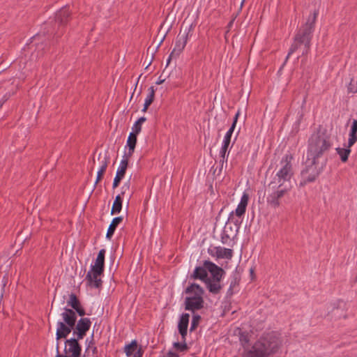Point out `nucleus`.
<instances>
[{"label": "nucleus", "instance_id": "6e6d98bb", "mask_svg": "<svg viewBox=\"0 0 357 357\" xmlns=\"http://www.w3.org/2000/svg\"><path fill=\"white\" fill-rule=\"evenodd\" d=\"M150 105H151L150 104L145 102L144 104V107L142 109V112H146Z\"/></svg>", "mask_w": 357, "mask_h": 357}, {"label": "nucleus", "instance_id": "0e129e2a", "mask_svg": "<svg viewBox=\"0 0 357 357\" xmlns=\"http://www.w3.org/2000/svg\"><path fill=\"white\" fill-rule=\"evenodd\" d=\"M150 64H151V61H149V62L148 63L146 68H148V66H150Z\"/></svg>", "mask_w": 357, "mask_h": 357}, {"label": "nucleus", "instance_id": "79ce46f5", "mask_svg": "<svg viewBox=\"0 0 357 357\" xmlns=\"http://www.w3.org/2000/svg\"><path fill=\"white\" fill-rule=\"evenodd\" d=\"M248 200H249V195L247 193H243V196L241 197L240 204L247 206Z\"/></svg>", "mask_w": 357, "mask_h": 357}, {"label": "nucleus", "instance_id": "603ef678", "mask_svg": "<svg viewBox=\"0 0 357 357\" xmlns=\"http://www.w3.org/2000/svg\"><path fill=\"white\" fill-rule=\"evenodd\" d=\"M59 349V342H57V344H56V352H57V354H56V357H69V356L60 354Z\"/></svg>", "mask_w": 357, "mask_h": 357}, {"label": "nucleus", "instance_id": "c85d7f7f", "mask_svg": "<svg viewBox=\"0 0 357 357\" xmlns=\"http://www.w3.org/2000/svg\"><path fill=\"white\" fill-rule=\"evenodd\" d=\"M137 349V342L132 340L130 344H126L124 348V351L127 356H130Z\"/></svg>", "mask_w": 357, "mask_h": 357}, {"label": "nucleus", "instance_id": "7ed1b4c3", "mask_svg": "<svg viewBox=\"0 0 357 357\" xmlns=\"http://www.w3.org/2000/svg\"><path fill=\"white\" fill-rule=\"evenodd\" d=\"M332 146L326 130H317L308 140L307 158L318 160Z\"/></svg>", "mask_w": 357, "mask_h": 357}, {"label": "nucleus", "instance_id": "f8f14e48", "mask_svg": "<svg viewBox=\"0 0 357 357\" xmlns=\"http://www.w3.org/2000/svg\"><path fill=\"white\" fill-rule=\"evenodd\" d=\"M204 265L207 268V271L211 275V279L215 282H220L223 275L225 273V271L220 266H217L212 261H204Z\"/></svg>", "mask_w": 357, "mask_h": 357}, {"label": "nucleus", "instance_id": "c756f323", "mask_svg": "<svg viewBox=\"0 0 357 357\" xmlns=\"http://www.w3.org/2000/svg\"><path fill=\"white\" fill-rule=\"evenodd\" d=\"M336 151L340 156L342 162H345L348 160V157L351 153L350 147L348 146L347 149L337 148Z\"/></svg>", "mask_w": 357, "mask_h": 357}, {"label": "nucleus", "instance_id": "4c0bfd02", "mask_svg": "<svg viewBox=\"0 0 357 357\" xmlns=\"http://www.w3.org/2000/svg\"><path fill=\"white\" fill-rule=\"evenodd\" d=\"M227 225L225 226V229L222 234V236H221V242L223 243V244H227L228 243V241L230 240V237L229 236V234H227Z\"/></svg>", "mask_w": 357, "mask_h": 357}, {"label": "nucleus", "instance_id": "de8ad7c7", "mask_svg": "<svg viewBox=\"0 0 357 357\" xmlns=\"http://www.w3.org/2000/svg\"><path fill=\"white\" fill-rule=\"evenodd\" d=\"M143 355V351L142 348H139L137 352L135 353L133 357H142Z\"/></svg>", "mask_w": 357, "mask_h": 357}, {"label": "nucleus", "instance_id": "473e14b6", "mask_svg": "<svg viewBox=\"0 0 357 357\" xmlns=\"http://www.w3.org/2000/svg\"><path fill=\"white\" fill-rule=\"evenodd\" d=\"M174 347L180 352L187 351L189 349L188 346L187 345L185 342L182 341V342H174L173 344Z\"/></svg>", "mask_w": 357, "mask_h": 357}, {"label": "nucleus", "instance_id": "09e8293b", "mask_svg": "<svg viewBox=\"0 0 357 357\" xmlns=\"http://www.w3.org/2000/svg\"><path fill=\"white\" fill-rule=\"evenodd\" d=\"M143 355V351L142 348H139L137 352L135 353L133 357H142Z\"/></svg>", "mask_w": 357, "mask_h": 357}, {"label": "nucleus", "instance_id": "ea45409f", "mask_svg": "<svg viewBox=\"0 0 357 357\" xmlns=\"http://www.w3.org/2000/svg\"><path fill=\"white\" fill-rule=\"evenodd\" d=\"M239 339L243 345H244L245 344H248L250 341L248 335L245 333H241Z\"/></svg>", "mask_w": 357, "mask_h": 357}, {"label": "nucleus", "instance_id": "4d7b16f0", "mask_svg": "<svg viewBox=\"0 0 357 357\" xmlns=\"http://www.w3.org/2000/svg\"><path fill=\"white\" fill-rule=\"evenodd\" d=\"M63 34V31H56L55 33H54V37L56 38H59L60 37L61 35Z\"/></svg>", "mask_w": 357, "mask_h": 357}, {"label": "nucleus", "instance_id": "5fc2aeb1", "mask_svg": "<svg viewBox=\"0 0 357 357\" xmlns=\"http://www.w3.org/2000/svg\"><path fill=\"white\" fill-rule=\"evenodd\" d=\"M146 117H144V116H142V117H140L139 119H138V120L137 121V122L138 123H139V124H142V123H143L144 122H145V121H146Z\"/></svg>", "mask_w": 357, "mask_h": 357}, {"label": "nucleus", "instance_id": "423d86ee", "mask_svg": "<svg viewBox=\"0 0 357 357\" xmlns=\"http://www.w3.org/2000/svg\"><path fill=\"white\" fill-rule=\"evenodd\" d=\"M323 165L319 167L318 160L307 158L305 167L301 172V179L299 183V187H304L307 183L315 181L323 171Z\"/></svg>", "mask_w": 357, "mask_h": 357}, {"label": "nucleus", "instance_id": "4be33fe9", "mask_svg": "<svg viewBox=\"0 0 357 357\" xmlns=\"http://www.w3.org/2000/svg\"><path fill=\"white\" fill-rule=\"evenodd\" d=\"M123 221L121 216L114 218L110 223L106 234V238L110 240L116 229L118 225Z\"/></svg>", "mask_w": 357, "mask_h": 357}, {"label": "nucleus", "instance_id": "c03bdc74", "mask_svg": "<svg viewBox=\"0 0 357 357\" xmlns=\"http://www.w3.org/2000/svg\"><path fill=\"white\" fill-rule=\"evenodd\" d=\"M236 279H234L230 283L229 288L228 289L229 294H233V288L236 286Z\"/></svg>", "mask_w": 357, "mask_h": 357}, {"label": "nucleus", "instance_id": "2f4dec72", "mask_svg": "<svg viewBox=\"0 0 357 357\" xmlns=\"http://www.w3.org/2000/svg\"><path fill=\"white\" fill-rule=\"evenodd\" d=\"M202 319V317L200 315L197 314H194L193 316H192V321H191V325H190V332H192L194 331L198 326V325L199 324V322Z\"/></svg>", "mask_w": 357, "mask_h": 357}, {"label": "nucleus", "instance_id": "9b49d317", "mask_svg": "<svg viewBox=\"0 0 357 357\" xmlns=\"http://www.w3.org/2000/svg\"><path fill=\"white\" fill-rule=\"evenodd\" d=\"M103 273L104 271H102L93 269L91 268L86 276L88 285L97 289L100 288L102 285V281L100 277Z\"/></svg>", "mask_w": 357, "mask_h": 357}, {"label": "nucleus", "instance_id": "8fccbe9b", "mask_svg": "<svg viewBox=\"0 0 357 357\" xmlns=\"http://www.w3.org/2000/svg\"><path fill=\"white\" fill-rule=\"evenodd\" d=\"M143 355V351L142 348H139L137 352L135 353L133 357H142Z\"/></svg>", "mask_w": 357, "mask_h": 357}, {"label": "nucleus", "instance_id": "5701e85b", "mask_svg": "<svg viewBox=\"0 0 357 357\" xmlns=\"http://www.w3.org/2000/svg\"><path fill=\"white\" fill-rule=\"evenodd\" d=\"M239 114H240V111L238 110L236 112V115H235V116L234 118L233 123H232L230 128L227 132V133H226V135H225V136L224 137L223 144L229 145V144L231 142V135H232V133H233V132L234 130V128L236 127V124L238 118L239 116Z\"/></svg>", "mask_w": 357, "mask_h": 357}, {"label": "nucleus", "instance_id": "a19ab883", "mask_svg": "<svg viewBox=\"0 0 357 357\" xmlns=\"http://www.w3.org/2000/svg\"><path fill=\"white\" fill-rule=\"evenodd\" d=\"M123 178V177L116 174V176L114 177V179L113 181V185H112L113 188H117L119 185V184Z\"/></svg>", "mask_w": 357, "mask_h": 357}, {"label": "nucleus", "instance_id": "bb28decb", "mask_svg": "<svg viewBox=\"0 0 357 357\" xmlns=\"http://www.w3.org/2000/svg\"><path fill=\"white\" fill-rule=\"evenodd\" d=\"M190 314L188 313L182 314L181 316L178 324V329H188V324H189Z\"/></svg>", "mask_w": 357, "mask_h": 357}, {"label": "nucleus", "instance_id": "2eb2a0df", "mask_svg": "<svg viewBox=\"0 0 357 357\" xmlns=\"http://www.w3.org/2000/svg\"><path fill=\"white\" fill-rule=\"evenodd\" d=\"M70 17V12L67 6H64L58 10L55 14V23L58 24L59 27L63 26L67 24Z\"/></svg>", "mask_w": 357, "mask_h": 357}, {"label": "nucleus", "instance_id": "f03ea898", "mask_svg": "<svg viewBox=\"0 0 357 357\" xmlns=\"http://www.w3.org/2000/svg\"><path fill=\"white\" fill-rule=\"evenodd\" d=\"M282 341L274 331L261 336L252 347L244 354V357H270L280 349Z\"/></svg>", "mask_w": 357, "mask_h": 357}, {"label": "nucleus", "instance_id": "c9c22d12", "mask_svg": "<svg viewBox=\"0 0 357 357\" xmlns=\"http://www.w3.org/2000/svg\"><path fill=\"white\" fill-rule=\"evenodd\" d=\"M93 343L92 342H90L88 347L86 349V351H85V354L84 355V357H86V356H89V353H90V350L91 349L92 351V353H93V355L94 356L93 357H97V353H98V349H97V347H91V344H93Z\"/></svg>", "mask_w": 357, "mask_h": 357}, {"label": "nucleus", "instance_id": "f704fd0d", "mask_svg": "<svg viewBox=\"0 0 357 357\" xmlns=\"http://www.w3.org/2000/svg\"><path fill=\"white\" fill-rule=\"evenodd\" d=\"M246 207V206L242 205L239 203L235 211H234L236 216L241 218L242 215H243L245 213Z\"/></svg>", "mask_w": 357, "mask_h": 357}, {"label": "nucleus", "instance_id": "58836bf2", "mask_svg": "<svg viewBox=\"0 0 357 357\" xmlns=\"http://www.w3.org/2000/svg\"><path fill=\"white\" fill-rule=\"evenodd\" d=\"M131 132L138 135L142 130V124L138 123L137 121L134 123Z\"/></svg>", "mask_w": 357, "mask_h": 357}, {"label": "nucleus", "instance_id": "f257e3e1", "mask_svg": "<svg viewBox=\"0 0 357 357\" xmlns=\"http://www.w3.org/2000/svg\"><path fill=\"white\" fill-rule=\"evenodd\" d=\"M317 15L318 11L314 10L313 14L308 17L307 22L298 30L294 38V42L289 48L286 61L290 55L296 52L301 53V56L308 54Z\"/></svg>", "mask_w": 357, "mask_h": 357}, {"label": "nucleus", "instance_id": "e433bc0d", "mask_svg": "<svg viewBox=\"0 0 357 357\" xmlns=\"http://www.w3.org/2000/svg\"><path fill=\"white\" fill-rule=\"evenodd\" d=\"M229 146V145L222 144V148L220 149V154L221 160L220 162L222 163V165H223V163L225 162V155H226V153H227Z\"/></svg>", "mask_w": 357, "mask_h": 357}, {"label": "nucleus", "instance_id": "e2e57ef3", "mask_svg": "<svg viewBox=\"0 0 357 357\" xmlns=\"http://www.w3.org/2000/svg\"><path fill=\"white\" fill-rule=\"evenodd\" d=\"M142 93V89H140V90L139 91L138 93H137V96H139Z\"/></svg>", "mask_w": 357, "mask_h": 357}, {"label": "nucleus", "instance_id": "a18cd8bd", "mask_svg": "<svg viewBox=\"0 0 357 357\" xmlns=\"http://www.w3.org/2000/svg\"><path fill=\"white\" fill-rule=\"evenodd\" d=\"M62 314H67L68 315H76V312L70 308L65 307L64 312Z\"/></svg>", "mask_w": 357, "mask_h": 357}, {"label": "nucleus", "instance_id": "13d9d810", "mask_svg": "<svg viewBox=\"0 0 357 357\" xmlns=\"http://www.w3.org/2000/svg\"><path fill=\"white\" fill-rule=\"evenodd\" d=\"M141 77H142V75H141L139 77V78H138V80H137V83H136V85H135V89H134V92L132 93V95L131 98H132V96H134L135 93V92H136V91H137V84H138V83H139V79L141 78Z\"/></svg>", "mask_w": 357, "mask_h": 357}, {"label": "nucleus", "instance_id": "9d476101", "mask_svg": "<svg viewBox=\"0 0 357 357\" xmlns=\"http://www.w3.org/2000/svg\"><path fill=\"white\" fill-rule=\"evenodd\" d=\"M79 340L77 337L66 340L64 351L66 354H69V357H81L82 347L78 342Z\"/></svg>", "mask_w": 357, "mask_h": 357}, {"label": "nucleus", "instance_id": "ddd939ff", "mask_svg": "<svg viewBox=\"0 0 357 357\" xmlns=\"http://www.w3.org/2000/svg\"><path fill=\"white\" fill-rule=\"evenodd\" d=\"M91 321L89 318H81L75 327L74 334H77L78 339H83L89 330Z\"/></svg>", "mask_w": 357, "mask_h": 357}, {"label": "nucleus", "instance_id": "052dcab7", "mask_svg": "<svg viewBox=\"0 0 357 357\" xmlns=\"http://www.w3.org/2000/svg\"><path fill=\"white\" fill-rule=\"evenodd\" d=\"M234 20H231V21L229 22V24H228V25H227L228 28L231 27V26H232V24H233V23H234Z\"/></svg>", "mask_w": 357, "mask_h": 357}, {"label": "nucleus", "instance_id": "393cba45", "mask_svg": "<svg viewBox=\"0 0 357 357\" xmlns=\"http://www.w3.org/2000/svg\"><path fill=\"white\" fill-rule=\"evenodd\" d=\"M130 158V157H128L127 155H123V159L121 161L120 166L116 171V175L123 178L125 176Z\"/></svg>", "mask_w": 357, "mask_h": 357}, {"label": "nucleus", "instance_id": "412c9836", "mask_svg": "<svg viewBox=\"0 0 357 357\" xmlns=\"http://www.w3.org/2000/svg\"><path fill=\"white\" fill-rule=\"evenodd\" d=\"M220 282H215V280L209 278L204 283L210 293L218 294L222 289V286Z\"/></svg>", "mask_w": 357, "mask_h": 357}, {"label": "nucleus", "instance_id": "864d4df0", "mask_svg": "<svg viewBox=\"0 0 357 357\" xmlns=\"http://www.w3.org/2000/svg\"><path fill=\"white\" fill-rule=\"evenodd\" d=\"M165 81V78H162V75H160L158 78V80L156 82V84L159 85V84H162V83H164Z\"/></svg>", "mask_w": 357, "mask_h": 357}, {"label": "nucleus", "instance_id": "3c124183", "mask_svg": "<svg viewBox=\"0 0 357 357\" xmlns=\"http://www.w3.org/2000/svg\"><path fill=\"white\" fill-rule=\"evenodd\" d=\"M9 96H7V95H5L2 100H0V109L2 107L3 105L5 103V102H6L8 99Z\"/></svg>", "mask_w": 357, "mask_h": 357}, {"label": "nucleus", "instance_id": "6ab92c4d", "mask_svg": "<svg viewBox=\"0 0 357 357\" xmlns=\"http://www.w3.org/2000/svg\"><path fill=\"white\" fill-rule=\"evenodd\" d=\"M105 250L101 249L96 257V262L94 265L91 266L93 269H97L100 271H104L105 269Z\"/></svg>", "mask_w": 357, "mask_h": 357}, {"label": "nucleus", "instance_id": "20e7f679", "mask_svg": "<svg viewBox=\"0 0 357 357\" xmlns=\"http://www.w3.org/2000/svg\"><path fill=\"white\" fill-rule=\"evenodd\" d=\"M204 292V289L197 283H192L188 286L185 289V293L192 296L185 297V310L194 313L195 311L202 309L204 304L203 298Z\"/></svg>", "mask_w": 357, "mask_h": 357}, {"label": "nucleus", "instance_id": "37998d69", "mask_svg": "<svg viewBox=\"0 0 357 357\" xmlns=\"http://www.w3.org/2000/svg\"><path fill=\"white\" fill-rule=\"evenodd\" d=\"M178 330L179 333L181 335L182 341L185 342L188 329H182V330L178 329Z\"/></svg>", "mask_w": 357, "mask_h": 357}, {"label": "nucleus", "instance_id": "49530a36", "mask_svg": "<svg viewBox=\"0 0 357 357\" xmlns=\"http://www.w3.org/2000/svg\"><path fill=\"white\" fill-rule=\"evenodd\" d=\"M164 357H179V355L175 352L169 351Z\"/></svg>", "mask_w": 357, "mask_h": 357}, {"label": "nucleus", "instance_id": "0eeeda50", "mask_svg": "<svg viewBox=\"0 0 357 357\" xmlns=\"http://www.w3.org/2000/svg\"><path fill=\"white\" fill-rule=\"evenodd\" d=\"M291 187L289 186H281L275 184L273 186V183H269L267 186V197L266 202L273 208H278L280 206L281 200L285 195L288 194Z\"/></svg>", "mask_w": 357, "mask_h": 357}, {"label": "nucleus", "instance_id": "aec40b11", "mask_svg": "<svg viewBox=\"0 0 357 357\" xmlns=\"http://www.w3.org/2000/svg\"><path fill=\"white\" fill-rule=\"evenodd\" d=\"M137 134L132 132H130L129 134L127 140V146L128 147V153H125V155H127L128 157H131L135 151V149L137 144Z\"/></svg>", "mask_w": 357, "mask_h": 357}, {"label": "nucleus", "instance_id": "a878e982", "mask_svg": "<svg viewBox=\"0 0 357 357\" xmlns=\"http://www.w3.org/2000/svg\"><path fill=\"white\" fill-rule=\"evenodd\" d=\"M102 162V165H101V167L100 168V169L98 170V174H97V178H96V185L102 180V177H103V175L106 171V169L107 167V165H108V159L107 158L106 155H105L101 161Z\"/></svg>", "mask_w": 357, "mask_h": 357}, {"label": "nucleus", "instance_id": "1a4fd4ad", "mask_svg": "<svg viewBox=\"0 0 357 357\" xmlns=\"http://www.w3.org/2000/svg\"><path fill=\"white\" fill-rule=\"evenodd\" d=\"M128 195V200L132 196V192L130 191V182L128 181L125 183L121 188V194L116 196L113 206L111 211V214L114 215L121 212L122 208L123 197Z\"/></svg>", "mask_w": 357, "mask_h": 357}, {"label": "nucleus", "instance_id": "39448f33", "mask_svg": "<svg viewBox=\"0 0 357 357\" xmlns=\"http://www.w3.org/2000/svg\"><path fill=\"white\" fill-rule=\"evenodd\" d=\"M293 157L291 155L286 154L280 161V167L276 172L271 183L273 186L275 184L281 186H287V183H290L294 176V169L291 164Z\"/></svg>", "mask_w": 357, "mask_h": 357}, {"label": "nucleus", "instance_id": "f3484780", "mask_svg": "<svg viewBox=\"0 0 357 357\" xmlns=\"http://www.w3.org/2000/svg\"><path fill=\"white\" fill-rule=\"evenodd\" d=\"M73 328L74 327H71L63 321H59L57 323V329L56 333V340L58 341L62 338H66Z\"/></svg>", "mask_w": 357, "mask_h": 357}, {"label": "nucleus", "instance_id": "680f3d73", "mask_svg": "<svg viewBox=\"0 0 357 357\" xmlns=\"http://www.w3.org/2000/svg\"><path fill=\"white\" fill-rule=\"evenodd\" d=\"M250 274L251 275L254 274V270L252 268L250 269Z\"/></svg>", "mask_w": 357, "mask_h": 357}, {"label": "nucleus", "instance_id": "dca6fc26", "mask_svg": "<svg viewBox=\"0 0 357 357\" xmlns=\"http://www.w3.org/2000/svg\"><path fill=\"white\" fill-rule=\"evenodd\" d=\"M68 305L70 306L81 317L86 314L84 309L82 307L77 296L72 293L69 296V300L67 301Z\"/></svg>", "mask_w": 357, "mask_h": 357}, {"label": "nucleus", "instance_id": "6e6552de", "mask_svg": "<svg viewBox=\"0 0 357 357\" xmlns=\"http://www.w3.org/2000/svg\"><path fill=\"white\" fill-rule=\"evenodd\" d=\"M188 39V32L182 33L181 31L176 37L175 46L170 53L169 58L167 61V66L169 64L170 61L173 57H176L180 55L185 48Z\"/></svg>", "mask_w": 357, "mask_h": 357}, {"label": "nucleus", "instance_id": "bf43d9fd", "mask_svg": "<svg viewBox=\"0 0 357 357\" xmlns=\"http://www.w3.org/2000/svg\"><path fill=\"white\" fill-rule=\"evenodd\" d=\"M165 38V36H164L162 38V39L160 40V42H159V43H158V46H157V47H156L157 49L160 46V45H161V44H162V43L163 42V40H164Z\"/></svg>", "mask_w": 357, "mask_h": 357}, {"label": "nucleus", "instance_id": "cd10ccee", "mask_svg": "<svg viewBox=\"0 0 357 357\" xmlns=\"http://www.w3.org/2000/svg\"><path fill=\"white\" fill-rule=\"evenodd\" d=\"M235 213L234 211L231 212L229 213V215L227 219V222H226L227 228H228V225L231 223L234 224L236 227V231L238 230L240 225L241 224V220H240L241 218L235 217Z\"/></svg>", "mask_w": 357, "mask_h": 357}, {"label": "nucleus", "instance_id": "7c9ffc66", "mask_svg": "<svg viewBox=\"0 0 357 357\" xmlns=\"http://www.w3.org/2000/svg\"><path fill=\"white\" fill-rule=\"evenodd\" d=\"M61 316L63 319V323L69 325L71 327L75 326L77 321L76 315H68L67 314H61Z\"/></svg>", "mask_w": 357, "mask_h": 357}, {"label": "nucleus", "instance_id": "4468645a", "mask_svg": "<svg viewBox=\"0 0 357 357\" xmlns=\"http://www.w3.org/2000/svg\"><path fill=\"white\" fill-rule=\"evenodd\" d=\"M208 252L211 256L220 259H230L233 256L232 250L221 247H211Z\"/></svg>", "mask_w": 357, "mask_h": 357}, {"label": "nucleus", "instance_id": "72a5a7b5", "mask_svg": "<svg viewBox=\"0 0 357 357\" xmlns=\"http://www.w3.org/2000/svg\"><path fill=\"white\" fill-rule=\"evenodd\" d=\"M149 95L147 96L145 102L151 105L154 101L155 98V89L153 86H151L149 88Z\"/></svg>", "mask_w": 357, "mask_h": 357}, {"label": "nucleus", "instance_id": "a211bd4d", "mask_svg": "<svg viewBox=\"0 0 357 357\" xmlns=\"http://www.w3.org/2000/svg\"><path fill=\"white\" fill-rule=\"evenodd\" d=\"M190 279L200 280L205 282L209 278L208 276L207 268H205V265L203 266H197L194 270L192 274L190 276Z\"/></svg>", "mask_w": 357, "mask_h": 357}, {"label": "nucleus", "instance_id": "b1692460", "mask_svg": "<svg viewBox=\"0 0 357 357\" xmlns=\"http://www.w3.org/2000/svg\"><path fill=\"white\" fill-rule=\"evenodd\" d=\"M357 142V120L352 121L351 130L349 132V138L348 141L349 147L352 146Z\"/></svg>", "mask_w": 357, "mask_h": 357}]
</instances>
